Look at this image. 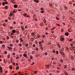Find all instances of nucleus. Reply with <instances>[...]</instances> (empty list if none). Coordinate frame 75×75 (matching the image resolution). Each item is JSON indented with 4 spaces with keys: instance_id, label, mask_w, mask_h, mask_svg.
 <instances>
[{
    "instance_id": "nucleus-22",
    "label": "nucleus",
    "mask_w": 75,
    "mask_h": 75,
    "mask_svg": "<svg viewBox=\"0 0 75 75\" xmlns=\"http://www.w3.org/2000/svg\"><path fill=\"white\" fill-rule=\"evenodd\" d=\"M2 5H3V6H5V4L4 2H3V3Z\"/></svg>"
},
{
    "instance_id": "nucleus-17",
    "label": "nucleus",
    "mask_w": 75,
    "mask_h": 75,
    "mask_svg": "<svg viewBox=\"0 0 75 75\" xmlns=\"http://www.w3.org/2000/svg\"><path fill=\"white\" fill-rule=\"evenodd\" d=\"M56 18L57 19V20H59V18H58V17H56Z\"/></svg>"
},
{
    "instance_id": "nucleus-16",
    "label": "nucleus",
    "mask_w": 75,
    "mask_h": 75,
    "mask_svg": "<svg viewBox=\"0 0 75 75\" xmlns=\"http://www.w3.org/2000/svg\"><path fill=\"white\" fill-rule=\"evenodd\" d=\"M23 45H25V42H23Z\"/></svg>"
},
{
    "instance_id": "nucleus-24",
    "label": "nucleus",
    "mask_w": 75,
    "mask_h": 75,
    "mask_svg": "<svg viewBox=\"0 0 75 75\" xmlns=\"http://www.w3.org/2000/svg\"><path fill=\"white\" fill-rule=\"evenodd\" d=\"M42 44V43L40 41L39 42V44Z\"/></svg>"
},
{
    "instance_id": "nucleus-29",
    "label": "nucleus",
    "mask_w": 75,
    "mask_h": 75,
    "mask_svg": "<svg viewBox=\"0 0 75 75\" xmlns=\"http://www.w3.org/2000/svg\"><path fill=\"white\" fill-rule=\"evenodd\" d=\"M3 25L4 26H6V24L4 23V24H3Z\"/></svg>"
},
{
    "instance_id": "nucleus-33",
    "label": "nucleus",
    "mask_w": 75,
    "mask_h": 75,
    "mask_svg": "<svg viewBox=\"0 0 75 75\" xmlns=\"http://www.w3.org/2000/svg\"><path fill=\"white\" fill-rule=\"evenodd\" d=\"M2 47H3V48H4V47H5V45H2Z\"/></svg>"
},
{
    "instance_id": "nucleus-3",
    "label": "nucleus",
    "mask_w": 75,
    "mask_h": 75,
    "mask_svg": "<svg viewBox=\"0 0 75 75\" xmlns=\"http://www.w3.org/2000/svg\"><path fill=\"white\" fill-rule=\"evenodd\" d=\"M64 38L63 37H62L60 38V40L61 41H64Z\"/></svg>"
},
{
    "instance_id": "nucleus-15",
    "label": "nucleus",
    "mask_w": 75,
    "mask_h": 75,
    "mask_svg": "<svg viewBox=\"0 0 75 75\" xmlns=\"http://www.w3.org/2000/svg\"><path fill=\"white\" fill-rule=\"evenodd\" d=\"M60 61L61 62H63V60L62 59H61L60 60Z\"/></svg>"
},
{
    "instance_id": "nucleus-25",
    "label": "nucleus",
    "mask_w": 75,
    "mask_h": 75,
    "mask_svg": "<svg viewBox=\"0 0 75 75\" xmlns=\"http://www.w3.org/2000/svg\"><path fill=\"white\" fill-rule=\"evenodd\" d=\"M40 48L42 50H43V47H42L41 46H40Z\"/></svg>"
},
{
    "instance_id": "nucleus-59",
    "label": "nucleus",
    "mask_w": 75,
    "mask_h": 75,
    "mask_svg": "<svg viewBox=\"0 0 75 75\" xmlns=\"http://www.w3.org/2000/svg\"><path fill=\"white\" fill-rule=\"evenodd\" d=\"M35 45L34 44L33 45V47H35Z\"/></svg>"
},
{
    "instance_id": "nucleus-4",
    "label": "nucleus",
    "mask_w": 75,
    "mask_h": 75,
    "mask_svg": "<svg viewBox=\"0 0 75 75\" xmlns=\"http://www.w3.org/2000/svg\"><path fill=\"white\" fill-rule=\"evenodd\" d=\"M34 1H35V2L36 3H38L39 2L38 0H34Z\"/></svg>"
},
{
    "instance_id": "nucleus-35",
    "label": "nucleus",
    "mask_w": 75,
    "mask_h": 75,
    "mask_svg": "<svg viewBox=\"0 0 75 75\" xmlns=\"http://www.w3.org/2000/svg\"><path fill=\"white\" fill-rule=\"evenodd\" d=\"M40 9L41 10H44V8H40Z\"/></svg>"
},
{
    "instance_id": "nucleus-57",
    "label": "nucleus",
    "mask_w": 75,
    "mask_h": 75,
    "mask_svg": "<svg viewBox=\"0 0 75 75\" xmlns=\"http://www.w3.org/2000/svg\"><path fill=\"white\" fill-rule=\"evenodd\" d=\"M40 35H38V38H40Z\"/></svg>"
},
{
    "instance_id": "nucleus-1",
    "label": "nucleus",
    "mask_w": 75,
    "mask_h": 75,
    "mask_svg": "<svg viewBox=\"0 0 75 75\" xmlns=\"http://www.w3.org/2000/svg\"><path fill=\"white\" fill-rule=\"evenodd\" d=\"M23 55L26 58H27V54H26V53H24L23 54Z\"/></svg>"
},
{
    "instance_id": "nucleus-18",
    "label": "nucleus",
    "mask_w": 75,
    "mask_h": 75,
    "mask_svg": "<svg viewBox=\"0 0 75 75\" xmlns=\"http://www.w3.org/2000/svg\"><path fill=\"white\" fill-rule=\"evenodd\" d=\"M18 11H22V10H21V9H18Z\"/></svg>"
},
{
    "instance_id": "nucleus-58",
    "label": "nucleus",
    "mask_w": 75,
    "mask_h": 75,
    "mask_svg": "<svg viewBox=\"0 0 75 75\" xmlns=\"http://www.w3.org/2000/svg\"><path fill=\"white\" fill-rule=\"evenodd\" d=\"M21 28H23V26H21Z\"/></svg>"
},
{
    "instance_id": "nucleus-50",
    "label": "nucleus",
    "mask_w": 75,
    "mask_h": 75,
    "mask_svg": "<svg viewBox=\"0 0 75 75\" xmlns=\"http://www.w3.org/2000/svg\"><path fill=\"white\" fill-rule=\"evenodd\" d=\"M23 15H24V16L25 17L26 15V14L24 13V14Z\"/></svg>"
},
{
    "instance_id": "nucleus-32",
    "label": "nucleus",
    "mask_w": 75,
    "mask_h": 75,
    "mask_svg": "<svg viewBox=\"0 0 75 75\" xmlns=\"http://www.w3.org/2000/svg\"><path fill=\"white\" fill-rule=\"evenodd\" d=\"M44 11H41V13H44Z\"/></svg>"
},
{
    "instance_id": "nucleus-45",
    "label": "nucleus",
    "mask_w": 75,
    "mask_h": 75,
    "mask_svg": "<svg viewBox=\"0 0 75 75\" xmlns=\"http://www.w3.org/2000/svg\"><path fill=\"white\" fill-rule=\"evenodd\" d=\"M10 29H12V28H13V27H12V26H11V27H10Z\"/></svg>"
},
{
    "instance_id": "nucleus-41",
    "label": "nucleus",
    "mask_w": 75,
    "mask_h": 75,
    "mask_svg": "<svg viewBox=\"0 0 75 75\" xmlns=\"http://www.w3.org/2000/svg\"><path fill=\"white\" fill-rule=\"evenodd\" d=\"M30 59H32V58H33V56H30Z\"/></svg>"
},
{
    "instance_id": "nucleus-49",
    "label": "nucleus",
    "mask_w": 75,
    "mask_h": 75,
    "mask_svg": "<svg viewBox=\"0 0 75 75\" xmlns=\"http://www.w3.org/2000/svg\"><path fill=\"white\" fill-rule=\"evenodd\" d=\"M5 21L6 22H7V21H8V20H7V19H6L5 20Z\"/></svg>"
},
{
    "instance_id": "nucleus-2",
    "label": "nucleus",
    "mask_w": 75,
    "mask_h": 75,
    "mask_svg": "<svg viewBox=\"0 0 75 75\" xmlns=\"http://www.w3.org/2000/svg\"><path fill=\"white\" fill-rule=\"evenodd\" d=\"M69 34V33L68 32H66L65 33V35H66V36H68V35Z\"/></svg>"
},
{
    "instance_id": "nucleus-52",
    "label": "nucleus",
    "mask_w": 75,
    "mask_h": 75,
    "mask_svg": "<svg viewBox=\"0 0 75 75\" xmlns=\"http://www.w3.org/2000/svg\"><path fill=\"white\" fill-rule=\"evenodd\" d=\"M58 47L59 48L60 47V46H59V45L57 44Z\"/></svg>"
},
{
    "instance_id": "nucleus-51",
    "label": "nucleus",
    "mask_w": 75,
    "mask_h": 75,
    "mask_svg": "<svg viewBox=\"0 0 75 75\" xmlns=\"http://www.w3.org/2000/svg\"><path fill=\"white\" fill-rule=\"evenodd\" d=\"M16 12H15V10H14L13 11V12L14 13H16Z\"/></svg>"
},
{
    "instance_id": "nucleus-55",
    "label": "nucleus",
    "mask_w": 75,
    "mask_h": 75,
    "mask_svg": "<svg viewBox=\"0 0 75 75\" xmlns=\"http://www.w3.org/2000/svg\"><path fill=\"white\" fill-rule=\"evenodd\" d=\"M13 34H14V33H11V35H13Z\"/></svg>"
},
{
    "instance_id": "nucleus-23",
    "label": "nucleus",
    "mask_w": 75,
    "mask_h": 75,
    "mask_svg": "<svg viewBox=\"0 0 75 75\" xmlns=\"http://www.w3.org/2000/svg\"><path fill=\"white\" fill-rule=\"evenodd\" d=\"M34 74H36V73H37V71H34Z\"/></svg>"
},
{
    "instance_id": "nucleus-19",
    "label": "nucleus",
    "mask_w": 75,
    "mask_h": 75,
    "mask_svg": "<svg viewBox=\"0 0 75 75\" xmlns=\"http://www.w3.org/2000/svg\"><path fill=\"white\" fill-rule=\"evenodd\" d=\"M31 40L32 41H34V38H31Z\"/></svg>"
},
{
    "instance_id": "nucleus-10",
    "label": "nucleus",
    "mask_w": 75,
    "mask_h": 75,
    "mask_svg": "<svg viewBox=\"0 0 75 75\" xmlns=\"http://www.w3.org/2000/svg\"><path fill=\"white\" fill-rule=\"evenodd\" d=\"M9 68L10 69H12V66H9Z\"/></svg>"
},
{
    "instance_id": "nucleus-53",
    "label": "nucleus",
    "mask_w": 75,
    "mask_h": 75,
    "mask_svg": "<svg viewBox=\"0 0 75 75\" xmlns=\"http://www.w3.org/2000/svg\"><path fill=\"white\" fill-rule=\"evenodd\" d=\"M36 50H38V48H36Z\"/></svg>"
},
{
    "instance_id": "nucleus-21",
    "label": "nucleus",
    "mask_w": 75,
    "mask_h": 75,
    "mask_svg": "<svg viewBox=\"0 0 75 75\" xmlns=\"http://www.w3.org/2000/svg\"><path fill=\"white\" fill-rule=\"evenodd\" d=\"M72 71H75V68H72Z\"/></svg>"
},
{
    "instance_id": "nucleus-43",
    "label": "nucleus",
    "mask_w": 75,
    "mask_h": 75,
    "mask_svg": "<svg viewBox=\"0 0 75 75\" xmlns=\"http://www.w3.org/2000/svg\"><path fill=\"white\" fill-rule=\"evenodd\" d=\"M49 67H50V66H49V65H48V66H47V68H49Z\"/></svg>"
},
{
    "instance_id": "nucleus-63",
    "label": "nucleus",
    "mask_w": 75,
    "mask_h": 75,
    "mask_svg": "<svg viewBox=\"0 0 75 75\" xmlns=\"http://www.w3.org/2000/svg\"><path fill=\"white\" fill-rule=\"evenodd\" d=\"M42 43H43V42H44V40H42Z\"/></svg>"
},
{
    "instance_id": "nucleus-9",
    "label": "nucleus",
    "mask_w": 75,
    "mask_h": 75,
    "mask_svg": "<svg viewBox=\"0 0 75 75\" xmlns=\"http://www.w3.org/2000/svg\"><path fill=\"white\" fill-rule=\"evenodd\" d=\"M16 68V70H18V69H19V67L18 66H17Z\"/></svg>"
},
{
    "instance_id": "nucleus-40",
    "label": "nucleus",
    "mask_w": 75,
    "mask_h": 75,
    "mask_svg": "<svg viewBox=\"0 0 75 75\" xmlns=\"http://www.w3.org/2000/svg\"><path fill=\"white\" fill-rule=\"evenodd\" d=\"M19 45L20 46H21L22 45V44H21V43H20V44H19Z\"/></svg>"
},
{
    "instance_id": "nucleus-27",
    "label": "nucleus",
    "mask_w": 75,
    "mask_h": 75,
    "mask_svg": "<svg viewBox=\"0 0 75 75\" xmlns=\"http://www.w3.org/2000/svg\"><path fill=\"white\" fill-rule=\"evenodd\" d=\"M4 3L5 4H8V3L7 1H6L5 2H4Z\"/></svg>"
},
{
    "instance_id": "nucleus-20",
    "label": "nucleus",
    "mask_w": 75,
    "mask_h": 75,
    "mask_svg": "<svg viewBox=\"0 0 75 75\" xmlns=\"http://www.w3.org/2000/svg\"><path fill=\"white\" fill-rule=\"evenodd\" d=\"M26 17H29L28 15H27V13L26 14Z\"/></svg>"
},
{
    "instance_id": "nucleus-31",
    "label": "nucleus",
    "mask_w": 75,
    "mask_h": 75,
    "mask_svg": "<svg viewBox=\"0 0 75 75\" xmlns=\"http://www.w3.org/2000/svg\"><path fill=\"white\" fill-rule=\"evenodd\" d=\"M31 35H34V33H32L31 34Z\"/></svg>"
},
{
    "instance_id": "nucleus-38",
    "label": "nucleus",
    "mask_w": 75,
    "mask_h": 75,
    "mask_svg": "<svg viewBox=\"0 0 75 75\" xmlns=\"http://www.w3.org/2000/svg\"><path fill=\"white\" fill-rule=\"evenodd\" d=\"M67 67V65H65L64 66V68H66Z\"/></svg>"
},
{
    "instance_id": "nucleus-36",
    "label": "nucleus",
    "mask_w": 75,
    "mask_h": 75,
    "mask_svg": "<svg viewBox=\"0 0 75 75\" xmlns=\"http://www.w3.org/2000/svg\"><path fill=\"white\" fill-rule=\"evenodd\" d=\"M7 51H4V53L5 54H7Z\"/></svg>"
},
{
    "instance_id": "nucleus-12",
    "label": "nucleus",
    "mask_w": 75,
    "mask_h": 75,
    "mask_svg": "<svg viewBox=\"0 0 75 75\" xmlns=\"http://www.w3.org/2000/svg\"><path fill=\"white\" fill-rule=\"evenodd\" d=\"M70 40H68V41H70V42L72 41V39H70Z\"/></svg>"
},
{
    "instance_id": "nucleus-54",
    "label": "nucleus",
    "mask_w": 75,
    "mask_h": 75,
    "mask_svg": "<svg viewBox=\"0 0 75 75\" xmlns=\"http://www.w3.org/2000/svg\"><path fill=\"white\" fill-rule=\"evenodd\" d=\"M9 56H10V55H8V57H7L8 58H10V57H9Z\"/></svg>"
},
{
    "instance_id": "nucleus-13",
    "label": "nucleus",
    "mask_w": 75,
    "mask_h": 75,
    "mask_svg": "<svg viewBox=\"0 0 75 75\" xmlns=\"http://www.w3.org/2000/svg\"><path fill=\"white\" fill-rule=\"evenodd\" d=\"M11 1L12 2V3H14V0H11Z\"/></svg>"
},
{
    "instance_id": "nucleus-64",
    "label": "nucleus",
    "mask_w": 75,
    "mask_h": 75,
    "mask_svg": "<svg viewBox=\"0 0 75 75\" xmlns=\"http://www.w3.org/2000/svg\"><path fill=\"white\" fill-rule=\"evenodd\" d=\"M57 69H60L59 68V67L57 68Z\"/></svg>"
},
{
    "instance_id": "nucleus-11",
    "label": "nucleus",
    "mask_w": 75,
    "mask_h": 75,
    "mask_svg": "<svg viewBox=\"0 0 75 75\" xmlns=\"http://www.w3.org/2000/svg\"><path fill=\"white\" fill-rule=\"evenodd\" d=\"M28 44H26L25 45V47H28Z\"/></svg>"
},
{
    "instance_id": "nucleus-44",
    "label": "nucleus",
    "mask_w": 75,
    "mask_h": 75,
    "mask_svg": "<svg viewBox=\"0 0 75 75\" xmlns=\"http://www.w3.org/2000/svg\"><path fill=\"white\" fill-rule=\"evenodd\" d=\"M16 42L17 43H18V42H19V41L18 40H16Z\"/></svg>"
},
{
    "instance_id": "nucleus-7",
    "label": "nucleus",
    "mask_w": 75,
    "mask_h": 75,
    "mask_svg": "<svg viewBox=\"0 0 75 75\" xmlns=\"http://www.w3.org/2000/svg\"><path fill=\"white\" fill-rule=\"evenodd\" d=\"M5 10H7V9H8V7H7V6H6L5 7Z\"/></svg>"
},
{
    "instance_id": "nucleus-39",
    "label": "nucleus",
    "mask_w": 75,
    "mask_h": 75,
    "mask_svg": "<svg viewBox=\"0 0 75 75\" xmlns=\"http://www.w3.org/2000/svg\"><path fill=\"white\" fill-rule=\"evenodd\" d=\"M8 48L9 49V50H11V47H8Z\"/></svg>"
},
{
    "instance_id": "nucleus-8",
    "label": "nucleus",
    "mask_w": 75,
    "mask_h": 75,
    "mask_svg": "<svg viewBox=\"0 0 75 75\" xmlns=\"http://www.w3.org/2000/svg\"><path fill=\"white\" fill-rule=\"evenodd\" d=\"M12 32L13 33H16V30H12Z\"/></svg>"
},
{
    "instance_id": "nucleus-5",
    "label": "nucleus",
    "mask_w": 75,
    "mask_h": 75,
    "mask_svg": "<svg viewBox=\"0 0 75 75\" xmlns=\"http://www.w3.org/2000/svg\"><path fill=\"white\" fill-rule=\"evenodd\" d=\"M18 7V6H17V5L16 4L14 6V8H17Z\"/></svg>"
},
{
    "instance_id": "nucleus-6",
    "label": "nucleus",
    "mask_w": 75,
    "mask_h": 75,
    "mask_svg": "<svg viewBox=\"0 0 75 75\" xmlns=\"http://www.w3.org/2000/svg\"><path fill=\"white\" fill-rule=\"evenodd\" d=\"M0 72H2V68L0 66Z\"/></svg>"
},
{
    "instance_id": "nucleus-56",
    "label": "nucleus",
    "mask_w": 75,
    "mask_h": 75,
    "mask_svg": "<svg viewBox=\"0 0 75 75\" xmlns=\"http://www.w3.org/2000/svg\"><path fill=\"white\" fill-rule=\"evenodd\" d=\"M10 46L11 47H13V45L11 44L10 45Z\"/></svg>"
},
{
    "instance_id": "nucleus-61",
    "label": "nucleus",
    "mask_w": 75,
    "mask_h": 75,
    "mask_svg": "<svg viewBox=\"0 0 75 75\" xmlns=\"http://www.w3.org/2000/svg\"><path fill=\"white\" fill-rule=\"evenodd\" d=\"M25 28H27V26L26 25V26H25Z\"/></svg>"
},
{
    "instance_id": "nucleus-30",
    "label": "nucleus",
    "mask_w": 75,
    "mask_h": 75,
    "mask_svg": "<svg viewBox=\"0 0 75 75\" xmlns=\"http://www.w3.org/2000/svg\"><path fill=\"white\" fill-rule=\"evenodd\" d=\"M56 25H57V26H60V25L58 24H56Z\"/></svg>"
},
{
    "instance_id": "nucleus-47",
    "label": "nucleus",
    "mask_w": 75,
    "mask_h": 75,
    "mask_svg": "<svg viewBox=\"0 0 75 75\" xmlns=\"http://www.w3.org/2000/svg\"><path fill=\"white\" fill-rule=\"evenodd\" d=\"M62 24H63L64 25H65V23L63 22L62 23Z\"/></svg>"
},
{
    "instance_id": "nucleus-26",
    "label": "nucleus",
    "mask_w": 75,
    "mask_h": 75,
    "mask_svg": "<svg viewBox=\"0 0 75 75\" xmlns=\"http://www.w3.org/2000/svg\"><path fill=\"white\" fill-rule=\"evenodd\" d=\"M55 28H52V29H51V30H54V29H55Z\"/></svg>"
},
{
    "instance_id": "nucleus-14",
    "label": "nucleus",
    "mask_w": 75,
    "mask_h": 75,
    "mask_svg": "<svg viewBox=\"0 0 75 75\" xmlns=\"http://www.w3.org/2000/svg\"><path fill=\"white\" fill-rule=\"evenodd\" d=\"M22 42H23V40H22V38H20L19 39Z\"/></svg>"
},
{
    "instance_id": "nucleus-62",
    "label": "nucleus",
    "mask_w": 75,
    "mask_h": 75,
    "mask_svg": "<svg viewBox=\"0 0 75 75\" xmlns=\"http://www.w3.org/2000/svg\"><path fill=\"white\" fill-rule=\"evenodd\" d=\"M45 37V35H43V36H42L43 37Z\"/></svg>"
},
{
    "instance_id": "nucleus-46",
    "label": "nucleus",
    "mask_w": 75,
    "mask_h": 75,
    "mask_svg": "<svg viewBox=\"0 0 75 75\" xmlns=\"http://www.w3.org/2000/svg\"><path fill=\"white\" fill-rule=\"evenodd\" d=\"M48 54L47 53V52H46L45 53V54L46 55H47Z\"/></svg>"
},
{
    "instance_id": "nucleus-34",
    "label": "nucleus",
    "mask_w": 75,
    "mask_h": 75,
    "mask_svg": "<svg viewBox=\"0 0 75 75\" xmlns=\"http://www.w3.org/2000/svg\"><path fill=\"white\" fill-rule=\"evenodd\" d=\"M13 24H16V21H14L13 22Z\"/></svg>"
},
{
    "instance_id": "nucleus-42",
    "label": "nucleus",
    "mask_w": 75,
    "mask_h": 75,
    "mask_svg": "<svg viewBox=\"0 0 75 75\" xmlns=\"http://www.w3.org/2000/svg\"><path fill=\"white\" fill-rule=\"evenodd\" d=\"M71 59H73V58H74V57H73V56L71 55Z\"/></svg>"
},
{
    "instance_id": "nucleus-37",
    "label": "nucleus",
    "mask_w": 75,
    "mask_h": 75,
    "mask_svg": "<svg viewBox=\"0 0 75 75\" xmlns=\"http://www.w3.org/2000/svg\"><path fill=\"white\" fill-rule=\"evenodd\" d=\"M7 40H9V37H8V36H7Z\"/></svg>"
},
{
    "instance_id": "nucleus-60",
    "label": "nucleus",
    "mask_w": 75,
    "mask_h": 75,
    "mask_svg": "<svg viewBox=\"0 0 75 75\" xmlns=\"http://www.w3.org/2000/svg\"><path fill=\"white\" fill-rule=\"evenodd\" d=\"M16 58V59H18V58H19V57H17Z\"/></svg>"
},
{
    "instance_id": "nucleus-28",
    "label": "nucleus",
    "mask_w": 75,
    "mask_h": 75,
    "mask_svg": "<svg viewBox=\"0 0 75 75\" xmlns=\"http://www.w3.org/2000/svg\"><path fill=\"white\" fill-rule=\"evenodd\" d=\"M56 54H58V51H56Z\"/></svg>"
},
{
    "instance_id": "nucleus-48",
    "label": "nucleus",
    "mask_w": 75,
    "mask_h": 75,
    "mask_svg": "<svg viewBox=\"0 0 75 75\" xmlns=\"http://www.w3.org/2000/svg\"><path fill=\"white\" fill-rule=\"evenodd\" d=\"M62 54H63V55H65V53H64L63 52H62Z\"/></svg>"
}]
</instances>
